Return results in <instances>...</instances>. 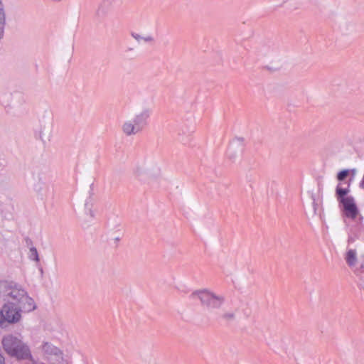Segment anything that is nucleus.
Returning a JSON list of instances; mask_svg holds the SVG:
<instances>
[{
    "mask_svg": "<svg viewBox=\"0 0 364 364\" xmlns=\"http://www.w3.org/2000/svg\"><path fill=\"white\" fill-rule=\"evenodd\" d=\"M351 183L352 178L347 182V187H343L342 183H338L336 187L335 196L343 215L355 222L350 225L349 232L358 240H364V218L360 213L354 197L349 195Z\"/></svg>",
    "mask_w": 364,
    "mask_h": 364,
    "instance_id": "nucleus-1",
    "label": "nucleus"
},
{
    "mask_svg": "<svg viewBox=\"0 0 364 364\" xmlns=\"http://www.w3.org/2000/svg\"><path fill=\"white\" fill-rule=\"evenodd\" d=\"M0 292L6 302H11L28 311L36 309V304L33 298L23 287L13 281H2L0 282Z\"/></svg>",
    "mask_w": 364,
    "mask_h": 364,
    "instance_id": "nucleus-2",
    "label": "nucleus"
},
{
    "mask_svg": "<svg viewBox=\"0 0 364 364\" xmlns=\"http://www.w3.org/2000/svg\"><path fill=\"white\" fill-rule=\"evenodd\" d=\"M1 344L4 351L11 358L18 360H30L33 358L28 346L22 341L20 335H6L2 338Z\"/></svg>",
    "mask_w": 364,
    "mask_h": 364,
    "instance_id": "nucleus-3",
    "label": "nucleus"
},
{
    "mask_svg": "<svg viewBox=\"0 0 364 364\" xmlns=\"http://www.w3.org/2000/svg\"><path fill=\"white\" fill-rule=\"evenodd\" d=\"M189 297L191 299H199L201 306L208 311L219 309L225 301V296L217 295L206 289L194 291Z\"/></svg>",
    "mask_w": 364,
    "mask_h": 364,
    "instance_id": "nucleus-4",
    "label": "nucleus"
},
{
    "mask_svg": "<svg viewBox=\"0 0 364 364\" xmlns=\"http://www.w3.org/2000/svg\"><path fill=\"white\" fill-rule=\"evenodd\" d=\"M150 110L145 109L139 114H136L133 122H126L122 125V131L127 136L136 134L142 131L149 124Z\"/></svg>",
    "mask_w": 364,
    "mask_h": 364,
    "instance_id": "nucleus-5",
    "label": "nucleus"
},
{
    "mask_svg": "<svg viewBox=\"0 0 364 364\" xmlns=\"http://www.w3.org/2000/svg\"><path fill=\"white\" fill-rule=\"evenodd\" d=\"M30 311L23 310L19 306H16L11 302H5L0 310V326L4 322L10 324H15L19 322L22 318V313H29Z\"/></svg>",
    "mask_w": 364,
    "mask_h": 364,
    "instance_id": "nucleus-6",
    "label": "nucleus"
},
{
    "mask_svg": "<svg viewBox=\"0 0 364 364\" xmlns=\"http://www.w3.org/2000/svg\"><path fill=\"white\" fill-rule=\"evenodd\" d=\"M41 349L44 354L48 355L62 356L63 354V351L59 348L55 346L50 342H43Z\"/></svg>",
    "mask_w": 364,
    "mask_h": 364,
    "instance_id": "nucleus-7",
    "label": "nucleus"
},
{
    "mask_svg": "<svg viewBox=\"0 0 364 364\" xmlns=\"http://www.w3.org/2000/svg\"><path fill=\"white\" fill-rule=\"evenodd\" d=\"M355 169H343L340 171L336 176V178L340 182H343V184L347 186V182L352 178L353 180Z\"/></svg>",
    "mask_w": 364,
    "mask_h": 364,
    "instance_id": "nucleus-8",
    "label": "nucleus"
},
{
    "mask_svg": "<svg viewBox=\"0 0 364 364\" xmlns=\"http://www.w3.org/2000/svg\"><path fill=\"white\" fill-rule=\"evenodd\" d=\"M6 26V14L4 6L0 0V40L3 38L4 35V29Z\"/></svg>",
    "mask_w": 364,
    "mask_h": 364,
    "instance_id": "nucleus-9",
    "label": "nucleus"
},
{
    "mask_svg": "<svg viewBox=\"0 0 364 364\" xmlns=\"http://www.w3.org/2000/svg\"><path fill=\"white\" fill-rule=\"evenodd\" d=\"M346 263L349 267H353L357 261L356 251L355 250H349L346 256Z\"/></svg>",
    "mask_w": 364,
    "mask_h": 364,
    "instance_id": "nucleus-10",
    "label": "nucleus"
},
{
    "mask_svg": "<svg viewBox=\"0 0 364 364\" xmlns=\"http://www.w3.org/2000/svg\"><path fill=\"white\" fill-rule=\"evenodd\" d=\"M311 200H312V205H313V208H314V213H316L318 208H320V205H321V200H320L319 197L316 196L315 194L312 193L311 194Z\"/></svg>",
    "mask_w": 364,
    "mask_h": 364,
    "instance_id": "nucleus-11",
    "label": "nucleus"
},
{
    "mask_svg": "<svg viewBox=\"0 0 364 364\" xmlns=\"http://www.w3.org/2000/svg\"><path fill=\"white\" fill-rule=\"evenodd\" d=\"M28 258L31 260L39 262V255L37 249L35 247H32L29 249Z\"/></svg>",
    "mask_w": 364,
    "mask_h": 364,
    "instance_id": "nucleus-12",
    "label": "nucleus"
},
{
    "mask_svg": "<svg viewBox=\"0 0 364 364\" xmlns=\"http://www.w3.org/2000/svg\"><path fill=\"white\" fill-rule=\"evenodd\" d=\"M235 317V315L234 313L232 312H227V313H225V314H219L217 317V319H223V320H225V321H231V320H233Z\"/></svg>",
    "mask_w": 364,
    "mask_h": 364,
    "instance_id": "nucleus-13",
    "label": "nucleus"
},
{
    "mask_svg": "<svg viewBox=\"0 0 364 364\" xmlns=\"http://www.w3.org/2000/svg\"><path fill=\"white\" fill-rule=\"evenodd\" d=\"M232 145H230L228 148L226 154L230 159H235L236 156V153H233L232 151Z\"/></svg>",
    "mask_w": 364,
    "mask_h": 364,
    "instance_id": "nucleus-14",
    "label": "nucleus"
},
{
    "mask_svg": "<svg viewBox=\"0 0 364 364\" xmlns=\"http://www.w3.org/2000/svg\"><path fill=\"white\" fill-rule=\"evenodd\" d=\"M356 240H358L357 237H355V235L352 234L350 232H348V243L351 244L353 243Z\"/></svg>",
    "mask_w": 364,
    "mask_h": 364,
    "instance_id": "nucleus-15",
    "label": "nucleus"
},
{
    "mask_svg": "<svg viewBox=\"0 0 364 364\" xmlns=\"http://www.w3.org/2000/svg\"><path fill=\"white\" fill-rule=\"evenodd\" d=\"M24 242H25L26 245L29 249H30L31 247H34V246H33V242L32 240H31L29 237H28V236L25 237H24Z\"/></svg>",
    "mask_w": 364,
    "mask_h": 364,
    "instance_id": "nucleus-16",
    "label": "nucleus"
},
{
    "mask_svg": "<svg viewBox=\"0 0 364 364\" xmlns=\"http://www.w3.org/2000/svg\"><path fill=\"white\" fill-rule=\"evenodd\" d=\"M131 35L134 39H136L138 41L143 38V37H141L139 34L136 33L134 32H132Z\"/></svg>",
    "mask_w": 364,
    "mask_h": 364,
    "instance_id": "nucleus-17",
    "label": "nucleus"
},
{
    "mask_svg": "<svg viewBox=\"0 0 364 364\" xmlns=\"http://www.w3.org/2000/svg\"><path fill=\"white\" fill-rule=\"evenodd\" d=\"M143 40H144L146 42H151L153 41V38L151 36H146V37H143L142 38Z\"/></svg>",
    "mask_w": 364,
    "mask_h": 364,
    "instance_id": "nucleus-18",
    "label": "nucleus"
},
{
    "mask_svg": "<svg viewBox=\"0 0 364 364\" xmlns=\"http://www.w3.org/2000/svg\"><path fill=\"white\" fill-rule=\"evenodd\" d=\"M288 9L290 10V11H292L294 10L298 9H299V3H296L295 6L293 8H288Z\"/></svg>",
    "mask_w": 364,
    "mask_h": 364,
    "instance_id": "nucleus-19",
    "label": "nucleus"
},
{
    "mask_svg": "<svg viewBox=\"0 0 364 364\" xmlns=\"http://www.w3.org/2000/svg\"><path fill=\"white\" fill-rule=\"evenodd\" d=\"M238 139L240 140L241 141H243V138H239Z\"/></svg>",
    "mask_w": 364,
    "mask_h": 364,
    "instance_id": "nucleus-20",
    "label": "nucleus"
}]
</instances>
